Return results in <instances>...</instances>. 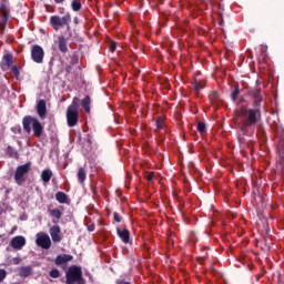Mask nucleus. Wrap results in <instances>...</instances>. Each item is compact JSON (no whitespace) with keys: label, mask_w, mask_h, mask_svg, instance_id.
I'll use <instances>...</instances> for the list:
<instances>
[{"label":"nucleus","mask_w":284,"mask_h":284,"mask_svg":"<svg viewBox=\"0 0 284 284\" xmlns=\"http://www.w3.org/2000/svg\"><path fill=\"white\" fill-rule=\"evenodd\" d=\"M248 97L253 99V108L242 105L237 111L236 128L243 136H254L256 131L254 128L263 121L261 113V103H263V95H261V87L248 91Z\"/></svg>","instance_id":"f257e3e1"},{"label":"nucleus","mask_w":284,"mask_h":284,"mask_svg":"<svg viewBox=\"0 0 284 284\" xmlns=\"http://www.w3.org/2000/svg\"><path fill=\"white\" fill-rule=\"evenodd\" d=\"M70 23H72V14L70 12H67L64 16H51L49 19V24L51 28L59 32V30H63V28H67V32H69V37H72V27H70Z\"/></svg>","instance_id":"f03ea898"},{"label":"nucleus","mask_w":284,"mask_h":284,"mask_svg":"<svg viewBox=\"0 0 284 284\" xmlns=\"http://www.w3.org/2000/svg\"><path fill=\"white\" fill-rule=\"evenodd\" d=\"M22 128L27 134H30L33 131L37 139L43 136V124L40 123L39 119L32 115H26L22 119Z\"/></svg>","instance_id":"7ed1b4c3"},{"label":"nucleus","mask_w":284,"mask_h":284,"mask_svg":"<svg viewBox=\"0 0 284 284\" xmlns=\"http://www.w3.org/2000/svg\"><path fill=\"white\" fill-rule=\"evenodd\" d=\"M65 284H85V280H83V271L81 266L72 265L65 273Z\"/></svg>","instance_id":"20e7f679"},{"label":"nucleus","mask_w":284,"mask_h":284,"mask_svg":"<svg viewBox=\"0 0 284 284\" xmlns=\"http://www.w3.org/2000/svg\"><path fill=\"white\" fill-rule=\"evenodd\" d=\"M31 168L32 163L30 162H27L26 164L17 168L13 179L18 185H23V176L30 172Z\"/></svg>","instance_id":"39448f33"},{"label":"nucleus","mask_w":284,"mask_h":284,"mask_svg":"<svg viewBox=\"0 0 284 284\" xmlns=\"http://www.w3.org/2000/svg\"><path fill=\"white\" fill-rule=\"evenodd\" d=\"M36 243L42 250H50L52 247V240H50V235L47 233H38Z\"/></svg>","instance_id":"423d86ee"},{"label":"nucleus","mask_w":284,"mask_h":284,"mask_svg":"<svg viewBox=\"0 0 284 284\" xmlns=\"http://www.w3.org/2000/svg\"><path fill=\"white\" fill-rule=\"evenodd\" d=\"M45 57V51L39 44L31 47V59L34 63H43V58Z\"/></svg>","instance_id":"0eeeda50"},{"label":"nucleus","mask_w":284,"mask_h":284,"mask_svg":"<svg viewBox=\"0 0 284 284\" xmlns=\"http://www.w3.org/2000/svg\"><path fill=\"white\" fill-rule=\"evenodd\" d=\"M67 125L69 128H74L79 123V110L77 109H67Z\"/></svg>","instance_id":"6e6552de"},{"label":"nucleus","mask_w":284,"mask_h":284,"mask_svg":"<svg viewBox=\"0 0 284 284\" xmlns=\"http://www.w3.org/2000/svg\"><path fill=\"white\" fill-rule=\"evenodd\" d=\"M11 65H14V55H12L11 53H6L2 57L0 68L3 72H8V70H10Z\"/></svg>","instance_id":"1a4fd4ad"},{"label":"nucleus","mask_w":284,"mask_h":284,"mask_svg":"<svg viewBox=\"0 0 284 284\" xmlns=\"http://www.w3.org/2000/svg\"><path fill=\"white\" fill-rule=\"evenodd\" d=\"M10 247L13 250H23L26 247V237L23 235H17L10 241Z\"/></svg>","instance_id":"9d476101"},{"label":"nucleus","mask_w":284,"mask_h":284,"mask_svg":"<svg viewBox=\"0 0 284 284\" xmlns=\"http://www.w3.org/2000/svg\"><path fill=\"white\" fill-rule=\"evenodd\" d=\"M38 116L43 121L48 116V106L45 105V100H39L36 105Z\"/></svg>","instance_id":"9b49d317"},{"label":"nucleus","mask_w":284,"mask_h":284,"mask_svg":"<svg viewBox=\"0 0 284 284\" xmlns=\"http://www.w3.org/2000/svg\"><path fill=\"white\" fill-rule=\"evenodd\" d=\"M49 234H50L53 243H61V241H62V237H61V226L53 225L50 229Z\"/></svg>","instance_id":"f8f14e48"},{"label":"nucleus","mask_w":284,"mask_h":284,"mask_svg":"<svg viewBox=\"0 0 284 284\" xmlns=\"http://www.w3.org/2000/svg\"><path fill=\"white\" fill-rule=\"evenodd\" d=\"M58 50L62 54H68V38L65 36L58 37Z\"/></svg>","instance_id":"ddd939ff"},{"label":"nucleus","mask_w":284,"mask_h":284,"mask_svg":"<svg viewBox=\"0 0 284 284\" xmlns=\"http://www.w3.org/2000/svg\"><path fill=\"white\" fill-rule=\"evenodd\" d=\"M116 234L119 239H121L122 243H130V231L128 229L121 230V227H116Z\"/></svg>","instance_id":"4468645a"},{"label":"nucleus","mask_w":284,"mask_h":284,"mask_svg":"<svg viewBox=\"0 0 284 284\" xmlns=\"http://www.w3.org/2000/svg\"><path fill=\"white\" fill-rule=\"evenodd\" d=\"M74 256L70 254H60L55 257V265H65V263H70Z\"/></svg>","instance_id":"2eb2a0df"},{"label":"nucleus","mask_w":284,"mask_h":284,"mask_svg":"<svg viewBox=\"0 0 284 284\" xmlns=\"http://www.w3.org/2000/svg\"><path fill=\"white\" fill-rule=\"evenodd\" d=\"M0 14L2 17L1 26H6V23H8L9 12H8V6H6V3L3 2L0 4Z\"/></svg>","instance_id":"dca6fc26"},{"label":"nucleus","mask_w":284,"mask_h":284,"mask_svg":"<svg viewBox=\"0 0 284 284\" xmlns=\"http://www.w3.org/2000/svg\"><path fill=\"white\" fill-rule=\"evenodd\" d=\"M92 104V99L90 98V95H87L85 98H83L81 100V106L83 108L84 112H87V114H90V105Z\"/></svg>","instance_id":"f3484780"},{"label":"nucleus","mask_w":284,"mask_h":284,"mask_svg":"<svg viewBox=\"0 0 284 284\" xmlns=\"http://www.w3.org/2000/svg\"><path fill=\"white\" fill-rule=\"evenodd\" d=\"M52 179V170L47 169L41 172V180L43 183H50V180Z\"/></svg>","instance_id":"a211bd4d"},{"label":"nucleus","mask_w":284,"mask_h":284,"mask_svg":"<svg viewBox=\"0 0 284 284\" xmlns=\"http://www.w3.org/2000/svg\"><path fill=\"white\" fill-rule=\"evenodd\" d=\"M55 200L58 201V203H68V194L63 193V192H57L55 193Z\"/></svg>","instance_id":"6ab92c4d"},{"label":"nucleus","mask_w":284,"mask_h":284,"mask_svg":"<svg viewBox=\"0 0 284 284\" xmlns=\"http://www.w3.org/2000/svg\"><path fill=\"white\" fill-rule=\"evenodd\" d=\"M83 8L81 0H72L71 1V9L73 12H79Z\"/></svg>","instance_id":"aec40b11"},{"label":"nucleus","mask_w":284,"mask_h":284,"mask_svg":"<svg viewBox=\"0 0 284 284\" xmlns=\"http://www.w3.org/2000/svg\"><path fill=\"white\" fill-rule=\"evenodd\" d=\"M85 179H87L85 169L80 168L78 171V180L80 183H85Z\"/></svg>","instance_id":"412c9836"},{"label":"nucleus","mask_w":284,"mask_h":284,"mask_svg":"<svg viewBox=\"0 0 284 284\" xmlns=\"http://www.w3.org/2000/svg\"><path fill=\"white\" fill-rule=\"evenodd\" d=\"M193 88H194L195 94L199 95L201 90H203V88H205V85H203V82L195 80Z\"/></svg>","instance_id":"4be33fe9"},{"label":"nucleus","mask_w":284,"mask_h":284,"mask_svg":"<svg viewBox=\"0 0 284 284\" xmlns=\"http://www.w3.org/2000/svg\"><path fill=\"white\" fill-rule=\"evenodd\" d=\"M7 153L9 154V156L11 158V159H19V152L18 151H16L12 146H8L7 148Z\"/></svg>","instance_id":"5701e85b"},{"label":"nucleus","mask_w":284,"mask_h":284,"mask_svg":"<svg viewBox=\"0 0 284 284\" xmlns=\"http://www.w3.org/2000/svg\"><path fill=\"white\" fill-rule=\"evenodd\" d=\"M30 274H32V268L29 266H24L22 268H20V276H23L24 278L30 276Z\"/></svg>","instance_id":"b1692460"},{"label":"nucleus","mask_w":284,"mask_h":284,"mask_svg":"<svg viewBox=\"0 0 284 284\" xmlns=\"http://www.w3.org/2000/svg\"><path fill=\"white\" fill-rule=\"evenodd\" d=\"M50 215L53 216V219H57L58 221L63 216V213L59 209H53L50 211Z\"/></svg>","instance_id":"393cba45"},{"label":"nucleus","mask_w":284,"mask_h":284,"mask_svg":"<svg viewBox=\"0 0 284 284\" xmlns=\"http://www.w3.org/2000/svg\"><path fill=\"white\" fill-rule=\"evenodd\" d=\"M197 132H200V134H205V132H207L205 122H197Z\"/></svg>","instance_id":"a878e982"},{"label":"nucleus","mask_w":284,"mask_h":284,"mask_svg":"<svg viewBox=\"0 0 284 284\" xmlns=\"http://www.w3.org/2000/svg\"><path fill=\"white\" fill-rule=\"evenodd\" d=\"M239 94H241V91L239 90V87H235L234 90L231 92L232 101H236V99H239Z\"/></svg>","instance_id":"bb28decb"},{"label":"nucleus","mask_w":284,"mask_h":284,"mask_svg":"<svg viewBox=\"0 0 284 284\" xmlns=\"http://www.w3.org/2000/svg\"><path fill=\"white\" fill-rule=\"evenodd\" d=\"M155 125L158 130H163L165 128V123L163 122V118L159 116L155 121Z\"/></svg>","instance_id":"cd10ccee"},{"label":"nucleus","mask_w":284,"mask_h":284,"mask_svg":"<svg viewBox=\"0 0 284 284\" xmlns=\"http://www.w3.org/2000/svg\"><path fill=\"white\" fill-rule=\"evenodd\" d=\"M67 109L79 110V98H73L72 103Z\"/></svg>","instance_id":"c85d7f7f"},{"label":"nucleus","mask_w":284,"mask_h":284,"mask_svg":"<svg viewBox=\"0 0 284 284\" xmlns=\"http://www.w3.org/2000/svg\"><path fill=\"white\" fill-rule=\"evenodd\" d=\"M49 276L51 278H59V276H61V273L59 272L58 268H53L49 272Z\"/></svg>","instance_id":"c756f323"},{"label":"nucleus","mask_w":284,"mask_h":284,"mask_svg":"<svg viewBox=\"0 0 284 284\" xmlns=\"http://www.w3.org/2000/svg\"><path fill=\"white\" fill-rule=\"evenodd\" d=\"M256 130H257V134H262V136H265V129L263 128V124H261V122L255 125Z\"/></svg>","instance_id":"7c9ffc66"},{"label":"nucleus","mask_w":284,"mask_h":284,"mask_svg":"<svg viewBox=\"0 0 284 284\" xmlns=\"http://www.w3.org/2000/svg\"><path fill=\"white\" fill-rule=\"evenodd\" d=\"M12 74H14V77H19L20 72H19V68L17 65H11L10 67Z\"/></svg>","instance_id":"2f4dec72"},{"label":"nucleus","mask_w":284,"mask_h":284,"mask_svg":"<svg viewBox=\"0 0 284 284\" xmlns=\"http://www.w3.org/2000/svg\"><path fill=\"white\" fill-rule=\"evenodd\" d=\"M122 220H123V217H121V215H119V213H116V212L113 213V221H115V223H121Z\"/></svg>","instance_id":"473e14b6"},{"label":"nucleus","mask_w":284,"mask_h":284,"mask_svg":"<svg viewBox=\"0 0 284 284\" xmlns=\"http://www.w3.org/2000/svg\"><path fill=\"white\" fill-rule=\"evenodd\" d=\"M109 49L110 52H114V50H116V42H111Z\"/></svg>","instance_id":"72a5a7b5"},{"label":"nucleus","mask_w":284,"mask_h":284,"mask_svg":"<svg viewBox=\"0 0 284 284\" xmlns=\"http://www.w3.org/2000/svg\"><path fill=\"white\" fill-rule=\"evenodd\" d=\"M6 276H7L6 270H0V283L1 281H3V278H6Z\"/></svg>","instance_id":"f704fd0d"},{"label":"nucleus","mask_w":284,"mask_h":284,"mask_svg":"<svg viewBox=\"0 0 284 284\" xmlns=\"http://www.w3.org/2000/svg\"><path fill=\"white\" fill-rule=\"evenodd\" d=\"M216 99H219V93L214 91L211 95V101H216Z\"/></svg>","instance_id":"c9c22d12"},{"label":"nucleus","mask_w":284,"mask_h":284,"mask_svg":"<svg viewBox=\"0 0 284 284\" xmlns=\"http://www.w3.org/2000/svg\"><path fill=\"white\" fill-rule=\"evenodd\" d=\"M116 284H132L131 282H125V280L118 278L115 281Z\"/></svg>","instance_id":"e433bc0d"},{"label":"nucleus","mask_w":284,"mask_h":284,"mask_svg":"<svg viewBox=\"0 0 284 284\" xmlns=\"http://www.w3.org/2000/svg\"><path fill=\"white\" fill-rule=\"evenodd\" d=\"M94 230H95L94 223H91V224L88 225V231L89 232H94Z\"/></svg>","instance_id":"4c0bfd02"},{"label":"nucleus","mask_w":284,"mask_h":284,"mask_svg":"<svg viewBox=\"0 0 284 284\" xmlns=\"http://www.w3.org/2000/svg\"><path fill=\"white\" fill-rule=\"evenodd\" d=\"M261 50L265 54L267 52V45L266 44H262L261 45Z\"/></svg>","instance_id":"58836bf2"},{"label":"nucleus","mask_w":284,"mask_h":284,"mask_svg":"<svg viewBox=\"0 0 284 284\" xmlns=\"http://www.w3.org/2000/svg\"><path fill=\"white\" fill-rule=\"evenodd\" d=\"M65 72H67V74H70V72H72V67L71 65H67Z\"/></svg>","instance_id":"ea45409f"},{"label":"nucleus","mask_w":284,"mask_h":284,"mask_svg":"<svg viewBox=\"0 0 284 284\" xmlns=\"http://www.w3.org/2000/svg\"><path fill=\"white\" fill-rule=\"evenodd\" d=\"M58 10H59V14H63V12H65V8L63 7H60Z\"/></svg>","instance_id":"a19ab883"},{"label":"nucleus","mask_w":284,"mask_h":284,"mask_svg":"<svg viewBox=\"0 0 284 284\" xmlns=\"http://www.w3.org/2000/svg\"><path fill=\"white\" fill-rule=\"evenodd\" d=\"M73 23H74L75 26H79V18H78V17L73 18Z\"/></svg>","instance_id":"79ce46f5"},{"label":"nucleus","mask_w":284,"mask_h":284,"mask_svg":"<svg viewBox=\"0 0 284 284\" xmlns=\"http://www.w3.org/2000/svg\"><path fill=\"white\" fill-rule=\"evenodd\" d=\"M152 179H154V175H152V174H149V175L146 176V180H148V181H152Z\"/></svg>","instance_id":"37998d69"},{"label":"nucleus","mask_w":284,"mask_h":284,"mask_svg":"<svg viewBox=\"0 0 284 284\" xmlns=\"http://www.w3.org/2000/svg\"><path fill=\"white\" fill-rule=\"evenodd\" d=\"M65 0H54V3H57V4H61V3H63Z\"/></svg>","instance_id":"c03bdc74"}]
</instances>
